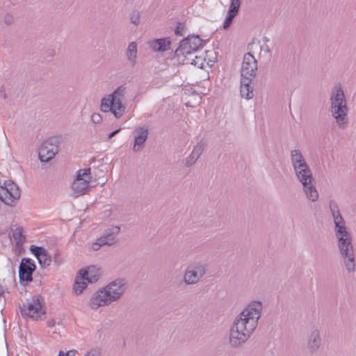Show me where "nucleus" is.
Wrapping results in <instances>:
<instances>
[{
  "label": "nucleus",
  "mask_w": 356,
  "mask_h": 356,
  "mask_svg": "<svg viewBox=\"0 0 356 356\" xmlns=\"http://www.w3.org/2000/svg\"><path fill=\"white\" fill-rule=\"evenodd\" d=\"M76 354H79V353L74 349L65 351V356H75Z\"/></svg>",
  "instance_id": "obj_36"
},
{
  "label": "nucleus",
  "mask_w": 356,
  "mask_h": 356,
  "mask_svg": "<svg viewBox=\"0 0 356 356\" xmlns=\"http://www.w3.org/2000/svg\"><path fill=\"white\" fill-rule=\"evenodd\" d=\"M130 20L131 23L134 24L135 25H138L140 22V14L137 11H134L131 13L130 17Z\"/></svg>",
  "instance_id": "obj_29"
},
{
  "label": "nucleus",
  "mask_w": 356,
  "mask_h": 356,
  "mask_svg": "<svg viewBox=\"0 0 356 356\" xmlns=\"http://www.w3.org/2000/svg\"><path fill=\"white\" fill-rule=\"evenodd\" d=\"M19 198L20 190L13 181H5L3 186H0V200L6 204L14 206Z\"/></svg>",
  "instance_id": "obj_10"
},
{
  "label": "nucleus",
  "mask_w": 356,
  "mask_h": 356,
  "mask_svg": "<svg viewBox=\"0 0 356 356\" xmlns=\"http://www.w3.org/2000/svg\"><path fill=\"white\" fill-rule=\"evenodd\" d=\"M329 111L332 117L341 129H346L348 124V106H342L338 107L330 108Z\"/></svg>",
  "instance_id": "obj_16"
},
{
  "label": "nucleus",
  "mask_w": 356,
  "mask_h": 356,
  "mask_svg": "<svg viewBox=\"0 0 356 356\" xmlns=\"http://www.w3.org/2000/svg\"><path fill=\"white\" fill-rule=\"evenodd\" d=\"M120 131V129H116L115 131H113V132H111L109 135H108V138L111 139L112 138L115 134H117L119 131Z\"/></svg>",
  "instance_id": "obj_38"
},
{
  "label": "nucleus",
  "mask_w": 356,
  "mask_h": 356,
  "mask_svg": "<svg viewBox=\"0 0 356 356\" xmlns=\"http://www.w3.org/2000/svg\"><path fill=\"white\" fill-rule=\"evenodd\" d=\"M185 26L183 23L179 22L175 29V33L177 35H183Z\"/></svg>",
  "instance_id": "obj_30"
},
{
  "label": "nucleus",
  "mask_w": 356,
  "mask_h": 356,
  "mask_svg": "<svg viewBox=\"0 0 356 356\" xmlns=\"http://www.w3.org/2000/svg\"><path fill=\"white\" fill-rule=\"evenodd\" d=\"M126 289V281L121 278L116 279L95 292L90 299L89 306L92 309L108 306L120 300Z\"/></svg>",
  "instance_id": "obj_3"
},
{
  "label": "nucleus",
  "mask_w": 356,
  "mask_h": 356,
  "mask_svg": "<svg viewBox=\"0 0 356 356\" xmlns=\"http://www.w3.org/2000/svg\"><path fill=\"white\" fill-rule=\"evenodd\" d=\"M54 262L57 266H60L63 263V259L59 253L56 252L54 254Z\"/></svg>",
  "instance_id": "obj_34"
},
{
  "label": "nucleus",
  "mask_w": 356,
  "mask_h": 356,
  "mask_svg": "<svg viewBox=\"0 0 356 356\" xmlns=\"http://www.w3.org/2000/svg\"><path fill=\"white\" fill-rule=\"evenodd\" d=\"M290 156L293 168L307 164V162L299 149L291 150Z\"/></svg>",
  "instance_id": "obj_25"
},
{
  "label": "nucleus",
  "mask_w": 356,
  "mask_h": 356,
  "mask_svg": "<svg viewBox=\"0 0 356 356\" xmlns=\"http://www.w3.org/2000/svg\"><path fill=\"white\" fill-rule=\"evenodd\" d=\"M206 265L197 262L190 265L184 272L183 282L186 285H193L198 283L206 274Z\"/></svg>",
  "instance_id": "obj_9"
},
{
  "label": "nucleus",
  "mask_w": 356,
  "mask_h": 356,
  "mask_svg": "<svg viewBox=\"0 0 356 356\" xmlns=\"http://www.w3.org/2000/svg\"><path fill=\"white\" fill-rule=\"evenodd\" d=\"M125 56L130 65L134 67L136 65L138 58V46L135 42H131L128 44Z\"/></svg>",
  "instance_id": "obj_22"
},
{
  "label": "nucleus",
  "mask_w": 356,
  "mask_h": 356,
  "mask_svg": "<svg viewBox=\"0 0 356 356\" xmlns=\"http://www.w3.org/2000/svg\"><path fill=\"white\" fill-rule=\"evenodd\" d=\"M330 108H336L347 105L344 91L340 83H335L332 88L330 95Z\"/></svg>",
  "instance_id": "obj_18"
},
{
  "label": "nucleus",
  "mask_w": 356,
  "mask_h": 356,
  "mask_svg": "<svg viewBox=\"0 0 356 356\" xmlns=\"http://www.w3.org/2000/svg\"><path fill=\"white\" fill-rule=\"evenodd\" d=\"M253 79L251 78H241V95L242 97L247 99H252L253 97Z\"/></svg>",
  "instance_id": "obj_21"
},
{
  "label": "nucleus",
  "mask_w": 356,
  "mask_h": 356,
  "mask_svg": "<svg viewBox=\"0 0 356 356\" xmlns=\"http://www.w3.org/2000/svg\"><path fill=\"white\" fill-rule=\"evenodd\" d=\"M91 120L94 124H99L102 122V118L99 113H93L91 116Z\"/></svg>",
  "instance_id": "obj_32"
},
{
  "label": "nucleus",
  "mask_w": 356,
  "mask_h": 356,
  "mask_svg": "<svg viewBox=\"0 0 356 356\" xmlns=\"http://www.w3.org/2000/svg\"><path fill=\"white\" fill-rule=\"evenodd\" d=\"M19 310L23 317H29L35 320L40 318L45 314L42 309V298L39 296L26 300V302L19 306Z\"/></svg>",
  "instance_id": "obj_7"
},
{
  "label": "nucleus",
  "mask_w": 356,
  "mask_h": 356,
  "mask_svg": "<svg viewBox=\"0 0 356 356\" xmlns=\"http://www.w3.org/2000/svg\"><path fill=\"white\" fill-rule=\"evenodd\" d=\"M30 250L37 257L41 268H44L50 265L51 261V257L44 248L31 245Z\"/></svg>",
  "instance_id": "obj_19"
},
{
  "label": "nucleus",
  "mask_w": 356,
  "mask_h": 356,
  "mask_svg": "<svg viewBox=\"0 0 356 356\" xmlns=\"http://www.w3.org/2000/svg\"><path fill=\"white\" fill-rule=\"evenodd\" d=\"M235 16V15L227 13V17L223 23V27L225 29H227L229 27Z\"/></svg>",
  "instance_id": "obj_28"
},
{
  "label": "nucleus",
  "mask_w": 356,
  "mask_h": 356,
  "mask_svg": "<svg viewBox=\"0 0 356 356\" xmlns=\"http://www.w3.org/2000/svg\"><path fill=\"white\" fill-rule=\"evenodd\" d=\"M35 270V265L31 259L24 258L19 266V278L20 282H30L33 280L32 275Z\"/></svg>",
  "instance_id": "obj_17"
},
{
  "label": "nucleus",
  "mask_w": 356,
  "mask_h": 356,
  "mask_svg": "<svg viewBox=\"0 0 356 356\" xmlns=\"http://www.w3.org/2000/svg\"><path fill=\"white\" fill-rule=\"evenodd\" d=\"M149 44L155 51H165L170 49V41L168 38H160L149 42Z\"/></svg>",
  "instance_id": "obj_23"
},
{
  "label": "nucleus",
  "mask_w": 356,
  "mask_h": 356,
  "mask_svg": "<svg viewBox=\"0 0 356 356\" xmlns=\"http://www.w3.org/2000/svg\"><path fill=\"white\" fill-rule=\"evenodd\" d=\"M3 291L2 290L0 289V298L1 297V296L3 295Z\"/></svg>",
  "instance_id": "obj_41"
},
{
  "label": "nucleus",
  "mask_w": 356,
  "mask_h": 356,
  "mask_svg": "<svg viewBox=\"0 0 356 356\" xmlns=\"http://www.w3.org/2000/svg\"><path fill=\"white\" fill-rule=\"evenodd\" d=\"M240 5L241 0H231V3L228 13L236 15L238 13V8L240 7Z\"/></svg>",
  "instance_id": "obj_27"
},
{
  "label": "nucleus",
  "mask_w": 356,
  "mask_h": 356,
  "mask_svg": "<svg viewBox=\"0 0 356 356\" xmlns=\"http://www.w3.org/2000/svg\"><path fill=\"white\" fill-rule=\"evenodd\" d=\"M322 339L320 331L317 328H312L307 337V348L310 350V353H314L321 347Z\"/></svg>",
  "instance_id": "obj_20"
},
{
  "label": "nucleus",
  "mask_w": 356,
  "mask_h": 356,
  "mask_svg": "<svg viewBox=\"0 0 356 356\" xmlns=\"http://www.w3.org/2000/svg\"><path fill=\"white\" fill-rule=\"evenodd\" d=\"M257 70V61L250 54L247 53L243 56V61L241 67V78L254 79Z\"/></svg>",
  "instance_id": "obj_15"
},
{
  "label": "nucleus",
  "mask_w": 356,
  "mask_h": 356,
  "mask_svg": "<svg viewBox=\"0 0 356 356\" xmlns=\"http://www.w3.org/2000/svg\"><path fill=\"white\" fill-rule=\"evenodd\" d=\"M86 270H90L91 271L90 275H95L96 273H98L99 275H100V273L99 272V269L96 268L95 266L88 267Z\"/></svg>",
  "instance_id": "obj_35"
},
{
  "label": "nucleus",
  "mask_w": 356,
  "mask_h": 356,
  "mask_svg": "<svg viewBox=\"0 0 356 356\" xmlns=\"http://www.w3.org/2000/svg\"><path fill=\"white\" fill-rule=\"evenodd\" d=\"M90 168L80 169L77 171L76 177L72 184V195L78 197L84 195L90 187Z\"/></svg>",
  "instance_id": "obj_8"
},
{
  "label": "nucleus",
  "mask_w": 356,
  "mask_h": 356,
  "mask_svg": "<svg viewBox=\"0 0 356 356\" xmlns=\"http://www.w3.org/2000/svg\"><path fill=\"white\" fill-rule=\"evenodd\" d=\"M126 84L118 86L111 94L104 97L101 100L100 110L102 112H111L118 119L126 111V105L123 104L127 92Z\"/></svg>",
  "instance_id": "obj_4"
},
{
  "label": "nucleus",
  "mask_w": 356,
  "mask_h": 356,
  "mask_svg": "<svg viewBox=\"0 0 356 356\" xmlns=\"http://www.w3.org/2000/svg\"><path fill=\"white\" fill-rule=\"evenodd\" d=\"M204 150V145L203 144H197L195 145L191 153V154L188 156V157L186 159V167H191L193 165L198 159V158L200 156Z\"/></svg>",
  "instance_id": "obj_24"
},
{
  "label": "nucleus",
  "mask_w": 356,
  "mask_h": 356,
  "mask_svg": "<svg viewBox=\"0 0 356 356\" xmlns=\"http://www.w3.org/2000/svg\"><path fill=\"white\" fill-rule=\"evenodd\" d=\"M90 270H84V269H81L79 271L80 276L75 279L73 287L76 294L81 293L86 288L87 283L86 282V280L90 283H93L99 280L98 273H96L93 275H90Z\"/></svg>",
  "instance_id": "obj_14"
},
{
  "label": "nucleus",
  "mask_w": 356,
  "mask_h": 356,
  "mask_svg": "<svg viewBox=\"0 0 356 356\" xmlns=\"http://www.w3.org/2000/svg\"><path fill=\"white\" fill-rule=\"evenodd\" d=\"M134 145L132 150L134 152H140L145 147L149 136V129L147 125L138 126L133 131Z\"/></svg>",
  "instance_id": "obj_13"
},
{
  "label": "nucleus",
  "mask_w": 356,
  "mask_h": 356,
  "mask_svg": "<svg viewBox=\"0 0 356 356\" xmlns=\"http://www.w3.org/2000/svg\"><path fill=\"white\" fill-rule=\"evenodd\" d=\"M59 152L56 140L54 138L45 140L39 149L38 156L41 162H48Z\"/></svg>",
  "instance_id": "obj_12"
},
{
  "label": "nucleus",
  "mask_w": 356,
  "mask_h": 356,
  "mask_svg": "<svg viewBox=\"0 0 356 356\" xmlns=\"http://www.w3.org/2000/svg\"><path fill=\"white\" fill-rule=\"evenodd\" d=\"M206 59L199 56H193L192 57H187V60L184 62L185 64H191L200 68H203Z\"/></svg>",
  "instance_id": "obj_26"
},
{
  "label": "nucleus",
  "mask_w": 356,
  "mask_h": 356,
  "mask_svg": "<svg viewBox=\"0 0 356 356\" xmlns=\"http://www.w3.org/2000/svg\"><path fill=\"white\" fill-rule=\"evenodd\" d=\"M3 22L8 25L12 24L14 22V17L10 14H6L3 17Z\"/></svg>",
  "instance_id": "obj_33"
},
{
  "label": "nucleus",
  "mask_w": 356,
  "mask_h": 356,
  "mask_svg": "<svg viewBox=\"0 0 356 356\" xmlns=\"http://www.w3.org/2000/svg\"><path fill=\"white\" fill-rule=\"evenodd\" d=\"M263 309L262 302L251 301L235 318L229 330V344L238 347L251 336L258 325Z\"/></svg>",
  "instance_id": "obj_1"
},
{
  "label": "nucleus",
  "mask_w": 356,
  "mask_h": 356,
  "mask_svg": "<svg viewBox=\"0 0 356 356\" xmlns=\"http://www.w3.org/2000/svg\"><path fill=\"white\" fill-rule=\"evenodd\" d=\"M58 356H65V351L60 350L58 353Z\"/></svg>",
  "instance_id": "obj_40"
},
{
  "label": "nucleus",
  "mask_w": 356,
  "mask_h": 356,
  "mask_svg": "<svg viewBox=\"0 0 356 356\" xmlns=\"http://www.w3.org/2000/svg\"><path fill=\"white\" fill-rule=\"evenodd\" d=\"M101 354V348L97 347L89 350L85 356H98Z\"/></svg>",
  "instance_id": "obj_31"
},
{
  "label": "nucleus",
  "mask_w": 356,
  "mask_h": 356,
  "mask_svg": "<svg viewBox=\"0 0 356 356\" xmlns=\"http://www.w3.org/2000/svg\"><path fill=\"white\" fill-rule=\"evenodd\" d=\"M202 47V40L197 35L188 36L180 42L179 47L175 50L176 56L182 62L187 60V57H192Z\"/></svg>",
  "instance_id": "obj_6"
},
{
  "label": "nucleus",
  "mask_w": 356,
  "mask_h": 356,
  "mask_svg": "<svg viewBox=\"0 0 356 356\" xmlns=\"http://www.w3.org/2000/svg\"><path fill=\"white\" fill-rule=\"evenodd\" d=\"M13 235L15 238H19L20 236H22L21 232H17V231L14 232Z\"/></svg>",
  "instance_id": "obj_39"
},
{
  "label": "nucleus",
  "mask_w": 356,
  "mask_h": 356,
  "mask_svg": "<svg viewBox=\"0 0 356 356\" xmlns=\"http://www.w3.org/2000/svg\"><path fill=\"white\" fill-rule=\"evenodd\" d=\"M330 211L335 225V234L338 239V248L343 264L348 273L355 271V256L350 234L347 231L346 222L342 218L338 204L331 201Z\"/></svg>",
  "instance_id": "obj_2"
},
{
  "label": "nucleus",
  "mask_w": 356,
  "mask_h": 356,
  "mask_svg": "<svg viewBox=\"0 0 356 356\" xmlns=\"http://www.w3.org/2000/svg\"><path fill=\"white\" fill-rule=\"evenodd\" d=\"M56 322L54 319H51L47 321V325L48 327H53L54 326Z\"/></svg>",
  "instance_id": "obj_37"
},
{
  "label": "nucleus",
  "mask_w": 356,
  "mask_h": 356,
  "mask_svg": "<svg viewBox=\"0 0 356 356\" xmlns=\"http://www.w3.org/2000/svg\"><path fill=\"white\" fill-rule=\"evenodd\" d=\"M120 232V227L111 226L107 228L103 235L98 238L92 245L93 250H98L103 245H112L117 241V236Z\"/></svg>",
  "instance_id": "obj_11"
},
{
  "label": "nucleus",
  "mask_w": 356,
  "mask_h": 356,
  "mask_svg": "<svg viewBox=\"0 0 356 356\" xmlns=\"http://www.w3.org/2000/svg\"><path fill=\"white\" fill-rule=\"evenodd\" d=\"M298 180L302 184L307 197L314 202L318 199V193L314 185L312 172L308 164L293 168Z\"/></svg>",
  "instance_id": "obj_5"
}]
</instances>
